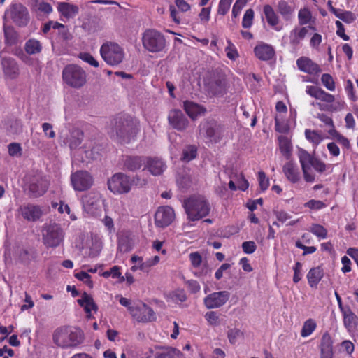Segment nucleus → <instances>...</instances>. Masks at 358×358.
<instances>
[{
  "mask_svg": "<svg viewBox=\"0 0 358 358\" xmlns=\"http://www.w3.org/2000/svg\"><path fill=\"white\" fill-rule=\"evenodd\" d=\"M113 131L121 143L134 140L139 131L138 121L129 115H120L114 120Z\"/></svg>",
  "mask_w": 358,
  "mask_h": 358,
  "instance_id": "nucleus-1",
  "label": "nucleus"
},
{
  "mask_svg": "<svg viewBox=\"0 0 358 358\" xmlns=\"http://www.w3.org/2000/svg\"><path fill=\"white\" fill-rule=\"evenodd\" d=\"M85 340L83 331L76 327H64L56 329L53 334L54 343L62 348H75Z\"/></svg>",
  "mask_w": 358,
  "mask_h": 358,
  "instance_id": "nucleus-2",
  "label": "nucleus"
},
{
  "mask_svg": "<svg viewBox=\"0 0 358 358\" xmlns=\"http://www.w3.org/2000/svg\"><path fill=\"white\" fill-rule=\"evenodd\" d=\"M183 207L191 221L199 220L206 217L210 211L208 201L201 195H194L185 199Z\"/></svg>",
  "mask_w": 358,
  "mask_h": 358,
  "instance_id": "nucleus-3",
  "label": "nucleus"
},
{
  "mask_svg": "<svg viewBox=\"0 0 358 358\" xmlns=\"http://www.w3.org/2000/svg\"><path fill=\"white\" fill-rule=\"evenodd\" d=\"M62 80L68 86L80 89L87 83V73L77 64H68L62 70Z\"/></svg>",
  "mask_w": 358,
  "mask_h": 358,
  "instance_id": "nucleus-4",
  "label": "nucleus"
},
{
  "mask_svg": "<svg viewBox=\"0 0 358 358\" xmlns=\"http://www.w3.org/2000/svg\"><path fill=\"white\" fill-rule=\"evenodd\" d=\"M206 88L209 94L216 97H223L232 90L229 80L222 73L213 74L206 83Z\"/></svg>",
  "mask_w": 358,
  "mask_h": 358,
  "instance_id": "nucleus-5",
  "label": "nucleus"
},
{
  "mask_svg": "<svg viewBox=\"0 0 358 358\" xmlns=\"http://www.w3.org/2000/svg\"><path fill=\"white\" fill-rule=\"evenodd\" d=\"M100 54L106 63L110 66L120 64L124 58L123 48L114 42L104 43L101 46Z\"/></svg>",
  "mask_w": 358,
  "mask_h": 358,
  "instance_id": "nucleus-6",
  "label": "nucleus"
},
{
  "mask_svg": "<svg viewBox=\"0 0 358 358\" xmlns=\"http://www.w3.org/2000/svg\"><path fill=\"white\" fill-rule=\"evenodd\" d=\"M49 183L41 175H29L25 177V191L31 198L43 195L48 190Z\"/></svg>",
  "mask_w": 358,
  "mask_h": 358,
  "instance_id": "nucleus-7",
  "label": "nucleus"
},
{
  "mask_svg": "<svg viewBox=\"0 0 358 358\" xmlns=\"http://www.w3.org/2000/svg\"><path fill=\"white\" fill-rule=\"evenodd\" d=\"M64 232L60 224L52 223L43 227L42 238L43 244L48 248H57L64 241Z\"/></svg>",
  "mask_w": 358,
  "mask_h": 358,
  "instance_id": "nucleus-8",
  "label": "nucleus"
},
{
  "mask_svg": "<svg viewBox=\"0 0 358 358\" xmlns=\"http://www.w3.org/2000/svg\"><path fill=\"white\" fill-rule=\"evenodd\" d=\"M142 43L145 49L150 52H159L166 46L164 36L155 29H147L142 36Z\"/></svg>",
  "mask_w": 358,
  "mask_h": 358,
  "instance_id": "nucleus-9",
  "label": "nucleus"
},
{
  "mask_svg": "<svg viewBox=\"0 0 358 358\" xmlns=\"http://www.w3.org/2000/svg\"><path fill=\"white\" fill-rule=\"evenodd\" d=\"M108 189L115 194H127L131 191L130 176L122 173H117L108 179Z\"/></svg>",
  "mask_w": 358,
  "mask_h": 358,
  "instance_id": "nucleus-10",
  "label": "nucleus"
},
{
  "mask_svg": "<svg viewBox=\"0 0 358 358\" xmlns=\"http://www.w3.org/2000/svg\"><path fill=\"white\" fill-rule=\"evenodd\" d=\"M71 184L76 191H85L93 185L92 176L86 171H78L71 174Z\"/></svg>",
  "mask_w": 358,
  "mask_h": 358,
  "instance_id": "nucleus-11",
  "label": "nucleus"
},
{
  "mask_svg": "<svg viewBox=\"0 0 358 358\" xmlns=\"http://www.w3.org/2000/svg\"><path fill=\"white\" fill-rule=\"evenodd\" d=\"M6 15L10 17L18 26L22 27L29 21V13L26 7L21 3H15L6 10Z\"/></svg>",
  "mask_w": 358,
  "mask_h": 358,
  "instance_id": "nucleus-12",
  "label": "nucleus"
},
{
  "mask_svg": "<svg viewBox=\"0 0 358 358\" xmlns=\"http://www.w3.org/2000/svg\"><path fill=\"white\" fill-rule=\"evenodd\" d=\"M175 213L169 206L159 207L155 215V224L157 227L164 228L170 225L174 220Z\"/></svg>",
  "mask_w": 358,
  "mask_h": 358,
  "instance_id": "nucleus-13",
  "label": "nucleus"
},
{
  "mask_svg": "<svg viewBox=\"0 0 358 358\" xmlns=\"http://www.w3.org/2000/svg\"><path fill=\"white\" fill-rule=\"evenodd\" d=\"M230 293L220 291L208 294L203 299V303L208 309L217 308L224 305L229 299Z\"/></svg>",
  "mask_w": 358,
  "mask_h": 358,
  "instance_id": "nucleus-14",
  "label": "nucleus"
},
{
  "mask_svg": "<svg viewBox=\"0 0 358 358\" xmlns=\"http://www.w3.org/2000/svg\"><path fill=\"white\" fill-rule=\"evenodd\" d=\"M169 124L179 131L185 130L189 125V120L182 110L173 109L168 115Z\"/></svg>",
  "mask_w": 358,
  "mask_h": 358,
  "instance_id": "nucleus-15",
  "label": "nucleus"
},
{
  "mask_svg": "<svg viewBox=\"0 0 358 358\" xmlns=\"http://www.w3.org/2000/svg\"><path fill=\"white\" fill-rule=\"evenodd\" d=\"M129 312L138 322H148L155 320V312L145 303L135 308H129Z\"/></svg>",
  "mask_w": 358,
  "mask_h": 358,
  "instance_id": "nucleus-16",
  "label": "nucleus"
},
{
  "mask_svg": "<svg viewBox=\"0 0 358 358\" xmlns=\"http://www.w3.org/2000/svg\"><path fill=\"white\" fill-rule=\"evenodd\" d=\"M0 57L4 76L11 80L16 79L20 75V69L15 59L10 57H3L2 52Z\"/></svg>",
  "mask_w": 358,
  "mask_h": 358,
  "instance_id": "nucleus-17",
  "label": "nucleus"
},
{
  "mask_svg": "<svg viewBox=\"0 0 358 358\" xmlns=\"http://www.w3.org/2000/svg\"><path fill=\"white\" fill-rule=\"evenodd\" d=\"M22 217L29 222H36L42 216L43 212L40 206L33 204H26L19 208Z\"/></svg>",
  "mask_w": 358,
  "mask_h": 358,
  "instance_id": "nucleus-18",
  "label": "nucleus"
},
{
  "mask_svg": "<svg viewBox=\"0 0 358 358\" xmlns=\"http://www.w3.org/2000/svg\"><path fill=\"white\" fill-rule=\"evenodd\" d=\"M206 136L212 142H218L223 134V127L214 120L207 122L203 125Z\"/></svg>",
  "mask_w": 358,
  "mask_h": 358,
  "instance_id": "nucleus-19",
  "label": "nucleus"
},
{
  "mask_svg": "<svg viewBox=\"0 0 358 358\" xmlns=\"http://www.w3.org/2000/svg\"><path fill=\"white\" fill-rule=\"evenodd\" d=\"M145 168L153 176H157L163 173L166 169L165 162L160 158L146 157Z\"/></svg>",
  "mask_w": 358,
  "mask_h": 358,
  "instance_id": "nucleus-20",
  "label": "nucleus"
},
{
  "mask_svg": "<svg viewBox=\"0 0 358 358\" xmlns=\"http://www.w3.org/2000/svg\"><path fill=\"white\" fill-rule=\"evenodd\" d=\"M255 56L262 61L272 59L275 55V50L271 45L261 43L254 48Z\"/></svg>",
  "mask_w": 358,
  "mask_h": 358,
  "instance_id": "nucleus-21",
  "label": "nucleus"
},
{
  "mask_svg": "<svg viewBox=\"0 0 358 358\" xmlns=\"http://www.w3.org/2000/svg\"><path fill=\"white\" fill-rule=\"evenodd\" d=\"M299 69L308 74H317L321 71L320 66L313 62L310 58L301 57L296 60Z\"/></svg>",
  "mask_w": 358,
  "mask_h": 358,
  "instance_id": "nucleus-22",
  "label": "nucleus"
},
{
  "mask_svg": "<svg viewBox=\"0 0 358 358\" xmlns=\"http://www.w3.org/2000/svg\"><path fill=\"white\" fill-rule=\"evenodd\" d=\"M306 92L310 96L328 103H331L335 100L334 96L332 94L326 92L322 89L317 86H307Z\"/></svg>",
  "mask_w": 358,
  "mask_h": 358,
  "instance_id": "nucleus-23",
  "label": "nucleus"
},
{
  "mask_svg": "<svg viewBox=\"0 0 358 358\" xmlns=\"http://www.w3.org/2000/svg\"><path fill=\"white\" fill-rule=\"evenodd\" d=\"M306 92L310 96L328 103H331L335 100L334 96L332 94L326 92L322 89L317 86H307Z\"/></svg>",
  "mask_w": 358,
  "mask_h": 358,
  "instance_id": "nucleus-24",
  "label": "nucleus"
},
{
  "mask_svg": "<svg viewBox=\"0 0 358 358\" xmlns=\"http://www.w3.org/2000/svg\"><path fill=\"white\" fill-rule=\"evenodd\" d=\"M306 92L310 96L328 103H331L335 100L334 96L332 94L326 92L322 89L317 86H307Z\"/></svg>",
  "mask_w": 358,
  "mask_h": 358,
  "instance_id": "nucleus-25",
  "label": "nucleus"
},
{
  "mask_svg": "<svg viewBox=\"0 0 358 358\" xmlns=\"http://www.w3.org/2000/svg\"><path fill=\"white\" fill-rule=\"evenodd\" d=\"M282 171L287 180L292 183L297 182L300 179L297 165L292 161H289L285 164L282 167Z\"/></svg>",
  "mask_w": 358,
  "mask_h": 358,
  "instance_id": "nucleus-26",
  "label": "nucleus"
},
{
  "mask_svg": "<svg viewBox=\"0 0 358 358\" xmlns=\"http://www.w3.org/2000/svg\"><path fill=\"white\" fill-rule=\"evenodd\" d=\"M146 157L141 156H126L124 159V167L129 171L138 170L145 163Z\"/></svg>",
  "mask_w": 358,
  "mask_h": 358,
  "instance_id": "nucleus-27",
  "label": "nucleus"
},
{
  "mask_svg": "<svg viewBox=\"0 0 358 358\" xmlns=\"http://www.w3.org/2000/svg\"><path fill=\"white\" fill-rule=\"evenodd\" d=\"M183 106L186 113L192 120L196 119L199 115L203 114L206 112V109L203 106L192 101H184Z\"/></svg>",
  "mask_w": 358,
  "mask_h": 358,
  "instance_id": "nucleus-28",
  "label": "nucleus"
},
{
  "mask_svg": "<svg viewBox=\"0 0 358 358\" xmlns=\"http://www.w3.org/2000/svg\"><path fill=\"white\" fill-rule=\"evenodd\" d=\"M59 12L66 18H73L78 13V7L66 2L58 4Z\"/></svg>",
  "mask_w": 358,
  "mask_h": 358,
  "instance_id": "nucleus-29",
  "label": "nucleus"
},
{
  "mask_svg": "<svg viewBox=\"0 0 358 358\" xmlns=\"http://www.w3.org/2000/svg\"><path fill=\"white\" fill-rule=\"evenodd\" d=\"M324 271L320 266L311 268L307 274L308 284L311 287H316L323 278Z\"/></svg>",
  "mask_w": 358,
  "mask_h": 358,
  "instance_id": "nucleus-30",
  "label": "nucleus"
},
{
  "mask_svg": "<svg viewBox=\"0 0 358 358\" xmlns=\"http://www.w3.org/2000/svg\"><path fill=\"white\" fill-rule=\"evenodd\" d=\"M341 313L343 316V322L348 329L355 328L357 322V317L352 311L349 306L342 308Z\"/></svg>",
  "mask_w": 358,
  "mask_h": 358,
  "instance_id": "nucleus-31",
  "label": "nucleus"
},
{
  "mask_svg": "<svg viewBox=\"0 0 358 358\" xmlns=\"http://www.w3.org/2000/svg\"><path fill=\"white\" fill-rule=\"evenodd\" d=\"M78 303L80 306L84 308L88 317H90L92 310H96L98 309L92 296L85 292L82 295L81 298L78 300Z\"/></svg>",
  "mask_w": 358,
  "mask_h": 358,
  "instance_id": "nucleus-32",
  "label": "nucleus"
},
{
  "mask_svg": "<svg viewBox=\"0 0 358 358\" xmlns=\"http://www.w3.org/2000/svg\"><path fill=\"white\" fill-rule=\"evenodd\" d=\"M83 133L78 129H73L70 131L69 136L66 138V143L71 149H75L78 147L83 140Z\"/></svg>",
  "mask_w": 358,
  "mask_h": 358,
  "instance_id": "nucleus-33",
  "label": "nucleus"
},
{
  "mask_svg": "<svg viewBox=\"0 0 358 358\" xmlns=\"http://www.w3.org/2000/svg\"><path fill=\"white\" fill-rule=\"evenodd\" d=\"M101 200V194L98 192H91L83 197V205L89 209L96 208Z\"/></svg>",
  "mask_w": 358,
  "mask_h": 358,
  "instance_id": "nucleus-34",
  "label": "nucleus"
},
{
  "mask_svg": "<svg viewBox=\"0 0 358 358\" xmlns=\"http://www.w3.org/2000/svg\"><path fill=\"white\" fill-rule=\"evenodd\" d=\"M179 351L174 348H162L152 352L147 358H177Z\"/></svg>",
  "mask_w": 358,
  "mask_h": 358,
  "instance_id": "nucleus-35",
  "label": "nucleus"
},
{
  "mask_svg": "<svg viewBox=\"0 0 358 358\" xmlns=\"http://www.w3.org/2000/svg\"><path fill=\"white\" fill-rule=\"evenodd\" d=\"M308 33V28L307 27H295L291 32H290V43L293 46H297L301 40H303L306 35Z\"/></svg>",
  "mask_w": 358,
  "mask_h": 358,
  "instance_id": "nucleus-36",
  "label": "nucleus"
},
{
  "mask_svg": "<svg viewBox=\"0 0 358 358\" xmlns=\"http://www.w3.org/2000/svg\"><path fill=\"white\" fill-rule=\"evenodd\" d=\"M298 157L302 171H305L306 169H310L312 162L315 157L302 148L299 149Z\"/></svg>",
  "mask_w": 358,
  "mask_h": 358,
  "instance_id": "nucleus-37",
  "label": "nucleus"
},
{
  "mask_svg": "<svg viewBox=\"0 0 358 358\" xmlns=\"http://www.w3.org/2000/svg\"><path fill=\"white\" fill-rule=\"evenodd\" d=\"M278 141L280 152L287 160H289L292 151V147L289 139L287 136H280L278 137Z\"/></svg>",
  "mask_w": 358,
  "mask_h": 358,
  "instance_id": "nucleus-38",
  "label": "nucleus"
},
{
  "mask_svg": "<svg viewBox=\"0 0 358 358\" xmlns=\"http://www.w3.org/2000/svg\"><path fill=\"white\" fill-rule=\"evenodd\" d=\"M278 11L285 21H289L292 19L294 8L287 1L282 0L278 2Z\"/></svg>",
  "mask_w": 358,
  "mask_h": 358,
  "instance_id": "nucleus-39",
  "label": "nucleus"
},
{
  "mask_svg": "<svg viewBox=\"0 0 358 358\" xmlns=\"http://www.w3.org/2000/svg\"><path fill=\"white\" fill-rule=\"evenodd\" d=\"M263 12L265 15L266 21L270 26L274 27L278 24L279 17L271 6L265 5L263 8Z\"/></svg>",
  "mask_w": 358,
  "mask_h": 358,
  "instance_id": "nucleus-40",
  "label": "nucleus"
},
{
  "mask_svg": "<svg viewBox=\"0 0 358 358\" xmlns=\"http://www.w3.org/2000/svg\"><path fill=\"white\" fill-rule=\"evenodd\" d=\"M24 50L29 55L38 54L41 52L42 45L39 41L31 38L25 43Z\"/></svg>",
  "mask_w": 358,
  "mask_h": 358,
  "instance_id": "nucleus-41",
  "label": "nucleus"
},
{
  "mask_svg": "<svg viewBox=\"0 0 358 358\" xmlns=\"http://www.w3.org/2000/svg\"><path fill=\"white\" fill-rule=\"evenodd\" d=\"M5 42L7 45H12L17 41V34L12 27L4 26Z\"/></svg>",
  "mask_w": 358,
  "mask_h": 358,
  "instance_id": "nucleus-42",
  "label": "nucleus"
},
{
  "mask_svg": "<svg viewBox=\"0 0 358 358\" xmlns=\"http://www.w3.org/2000/svg\"><path fill=\"white\" fill-rule=\"evenodd\" d=\"M196 147L192 145H188L183 149L181 159L184 162H188L196 158Z\"/></svg>",
  "mask_w": 358,
  "mask_h": 358,
  "instance_id": "nucleus-43",
  "label": "nucleus"
},
{
  "mask_svg": "<svg viewBox=\"0 0 358 358\" xmlns=\"http://www.w3.org/2000/svg\"><path fill=\"white\" fill-rule=\"evenodd\" d=\"M305 136L311 143L318 145L323 140L320 132L316 130L306 129Z\"/></svg>",
  "mask_w": 358,
  "mask_h": 358,
  "instance_id": "nucleus-44",
  "label": "nucleus"
},
{
  "mask_svg": "<svg viewBox=\"0 0 358 358\" xmlns=\"http://www.w3.org/2000/svg\"><path fill=\"white\" fill-rule=\"evenodd\" d=\"M315 328L316 323L314 322V320L312 319H308L303 324V326L301 331V336L302 337L308 336L314 331Z\"/></svg>",
  "mask_w": 358,
  "mask_h": 358,
  "instance_id": "nucleus-45",
  "label": "nucleus"
},
{
  "mask_svg": "<svg viewBox=\"0 0 358 358\" xmlns=\"http://www.w3.org/2000/svg\"><path fill=\"white\" fill-rule=\"evenodd\" d=\"M329 134L342 146H343L344 148H345L347 149L350 148V144L347 138L342 136L341 134H339L337 131H336L334 129L329 131Z\"/></svg>",
  "mask_w": 358,
  "mask_h": 358,
  "instance_id": "nucleus-46",
  "label": "nucleus"
},
{
  "mask_svg": "<svg viewBox=\"0 0 358 358\" xmlns=\"http://www.w3.org/2000/svg\"><path fill=\"white\" fill-rule=\"evenodd\" d=\"M311 17V13L308 8H304L303 9H301L298 14L299 24H307L310 21Z\"/></svg>",
  "mask_w": 358,
  "mask_h": 358,
  "instance_id": "nucleus-47",
  "label": "nucleus"
},
{
  "mask_svg": "<svg viewBox=\"0 0 358 358\" xmlns=\"http://www.w3.org/2000/svg\"><path fill=\"white\" fill-rule=\"evenodd\" d=\"M310 231L319 238H325L327 236V230L318 224H313L310 228Z\"/></svg>",
  "mask_w": 358,
  "mask_h": 358,
  "instance_id": "nucleus-48",
  "label": "nucleus"
},
{
  "mask_svg": "<svg viewBox=\"0 0 358 358\" xmlns=\"http://www.w3.org/2000/svg\"><path fill=\"white\" fill-rule=\"evenodd\" d=\"M159 262V257L158 256H154L145 262H143L139 265V269L143 271L148 272L149 268L155 265H156Z\"/></svg>",
  "mask_w": 358,
  "mask_h": 358,
  "instance_id": "nucleus-49",
  "label": "nucleus"
},
{
  "mask_svg": "<svg viewBox=\"0 0 358 358\" xmlns=\"http://www.w3.org/2000/svg\"><path fill=\"white\" fill-rule=\"evenodd\" d=\"M321 81L324 86L330 91L335 90V83L332 76L329 73H324L321 77Z\"/></svg>",
  "mask_w": 358,
  "mask_h": 358,
  "instance_id": "nucleus-50",
  "label": "nucleus"
},
{
  "mask_svg": "<svg viewBox=\"0 0 358 358\" xmlns=\"http://www.w3.org/2000/svg\"><path fill=\"white\" fill-rule=\"evenodd\" d=\"M243 333L237 328L229 329L227 332L228 339L231 344H235L238 338L243 336Z\"/></svg>",
  "mask_w": 358,
  "mask_h": 358,
  "instance_id": "nucleus-51",
  "label": "nucleus"
},
{
  "mask_svg": "<svg viewBox=\"0 0 358 358\" xmlns=\"http://www.w3.org/2000/svg\"><path fill=\"white\" fill-rule=\"evenodd\" d=\"M254 11L252 9H248L243 17L242 26L244 28H250L252 24Z\"/></svg>",
  "mask_w": 358,
  "mask_h": 358,
  "instance_id": "nucleus-52",
  "label": "nucleus"
},
{
  "mask_svg": "<svg viewBox=\"0 0 358 358\" xmlns=\"http://www.w3.org/2000/svg\"><path fill=\"white\" fill-rule=\"evenodd\" d=\"M227 43L228 45L225 48L227 56L229 59L235 60L238 57L236 48L230 40H227Z\"/></svg>",
  "mask_w": 358,
  "mask_h": 358,
  "instance_id": "nucleus-53",
  "label": "nucleus"
},
{
  "mask_svg": "<svg viewBox=\"0 0 358 358\" xmlns=\"http://www.w3.org/2000/svg\"><path fill=\"white\" fill-rule=\"evenodd\" d=\"M332 350V340L328 333H324L322 335L320 343V350Z\"/></svg>",
  "mask_w": 358,
  "mask_h": 358,
  "instance_id": "nucleus-54",
  "label": "nucleus"
},
{
  "mask_svg": "<svg viewBox=\"0 0 358 358\" xmlns=\"http://www.w3.org/2000/svg\"><path fill=\"white\" fill-rule=\"evenodd\" d=\"M233 0H220L218 6L217 13L224 15L229 11Z\"/></svg>",
  "mask_w": 358,
  "mask_h": 358,
  "instance_id": "nucleus-55",
  "label": "nucleus"
},
{
  "mask_svg": "<svg viewBox=\"0 0 358 358\" xmlns=\"http://www.w3.org/2000/svg\"><path fill=\"white\" fill-rule=\"evenodd\" d=\"M258 181L262 191L264 192L268 189L269 186V179L266 177L264 171H259L258 173Z\"/></svg>",
  "mask_w": 358,
  "mask_h": 358,
  "instance_id": "nucleus-56",
  "label": "nucleus"
},
{
  "mask_svg": "<svg viewBox=\"0 0 358 358\" xmlns=\"http://www.w3.org/2000/svg\"><path fill=\"white\" fill-rule=\"evenodd\" d=\"M79 58L84 62L90 64L94 67L99 66V62L94 58V57L88 52H81L79 54Z\"/></svg>",
  "mask_w": 358,
  "mask_h": 358,
  "instance_id": "nucleus-57",
  "label": "nucleus"
},
{
  "mask_svg": "<svg viewBox=\"0 0 358 358\" xmlns=\"http://www.w3.org/2000/svg\"><path fill=\"white\" fill-rule=\"evenodd\" d=\"M8 153L13 157H20L22 155V148L19 143H12L8 145Z\"/></svg>",
  "mask_w": 358,
  "mask_h": 358,
  "instance_id": "nucleus-58",
  "label": "nucleus"
},
{
  "mask_svg": "<svg viewBox=\"0 0 358 358\" xmlns=\"http://www.w3.org/2000/svg\"><path fill=\"white\" fill-rule=\"evenodd\" d=\"M189 259L194 268H198L201 265L202 257L198 252L190 253Z\"/></svg>",
  "mask_w": 358,
  "mask_h": 358,
  "instance_id": "nucleus-59",
  "label": "nucleus"
},
{
  "mask_svg": "<svg viewBox=\"0 0 358 358\" xmlns=\"http://www.w3.org/2000/svg\"><path fill=\"white\" fill-rule=\"evenodd\" d=\"M172 299L173 301L178 302H184L187 299V296L183 289H177L172 292Z\"/></svg>",
  "mask_w": 358,
  "mask_h": 358,
  "instance_id": "nucleus-60",
  "label": "nucleus"
},
{
  "mask_svg": "<svg viewBox=\"0 0 358 358\" xmlns=\"http://www.w3.org/2000/svg\"><path fill=\"white\" fill-rule=\"evenodd\" d=\"M311 167H313L316 171L322 173L326 171V164L321 161L320 159L315 157L312 162Z\"/></svg>",
  "mask_w": 358,
  "mask_h": 358,
  "instance_id": "nucleus-61",
  "label": "nucleus"
},
{
  "mask_svg": "<svg viewBox=\"0 0 358 358\" xmlns=\"http://www.w3.org/2000/svg\"><path fill=\"white\" fill-rule=\"evenodd\" d=\"M147 184V180L145 179L141 178L138 175H136L135 176L131 178L130 177V187H131L133 185L143 187Z\"/></svg>",
  "mask_w": 358,
  "mask_h": 358,
  "instance_id": "nucleus-62",
  "label": "nucleus"
},
{
  "mask_svg": "<svg viewBox=\"0 0 358 358\" xmlns=\"http://www.w3.org/2000/svg\"><path fill=\"white\" fill-rule=\"evenodd\" d=\"M16 255L22 262H27L29 260V252L27 249L19 248L16 250Z\"/></svg>",
  "mask_w": 358,
  "mask_h": 358,
  "instance_id": "nucleus-63",
  "label": "nucleus"
},
{
  "mask_svg": "<svg viewBox=\"0 0 358 358\" xmlns=\"http://www.w3.org/2000/svg\"><path fill=\"white\" fill-rule=\"evenodd\" d=\"M275 127L276 131L282 134H285L289 131V127L287 123L280 121L277 117H275Z\"/></svg>",
  "mask_w": 358,
  "mask_h": 358,
  "instance_id": "nucleus-64",
  "label": "nucleus"
}]
</instances>
